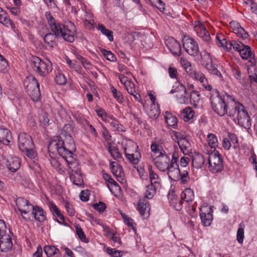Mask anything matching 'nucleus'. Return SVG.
<instances>
[{
	"instance_id": "23",
	"label": "nucleus",
	"mask_w": 257,
	"mask_h": 257,
	"mask_svg": "<svg viewBox=\"0 0 257 257\" xmlns=\"http://www.w3.org/2000/svg\"><path fill=\"white\" fill-rule=\"evenodd\" d=\"M13 247V242L9 234L0 236V250L3 252H7L11 250Z\"/></svg>"
},
{
	"instance_id": "38",
	"label": "nucleus",
	"mask_w": 257,
	"mask_h": 257,
	"mask_svg": "<svg viewBox=\"0 0 257 257\" xmlns=\"http://www.w3.org/2000/svg\"><path fill=\"white\" fill-rule=\"evenodd\" d=\"M195 112L192 108L188 107L183 109L181 114L183 119L188 121L193 118Z\"/></svg>"
},
{
	"instance_id": "44",
	"label": "nucleus",
	"mask_w": 257,
	"mask_h": 257,
	"mask_svg": "<svg viewBox=\"0 0 257 257\" xmlns=\"http://www.w3.org/2000/svg\"><path fill=\"white\" fill-rule=\"evenodd\" d=\"M244 45L240 42H238L235 41H231L228 44L229 46L228 45L226 46V50L229 52L231 49V47H232L234 50L239 52Z\"/></svg>"
},
{
	"instance_id": "39",
	"label": "nucleus",
	"mask_w": 257,
	"mask_h": 257,
	"mask_svg": "<svg viewBox=\"0 0 257 257\" xmlns=\"http://www.w3.org/2000/svg\"><path fill=\"white\" fill-rule=\"evenodd\" d=\"M168 198L170 204L173 206L176 210L179 211L182 209L183 202L179 198L175 195H173L171 198L169 197Z\"/></svg>"
},
{
	"instance_id": "24",
	"label": "nucleus",
	"mask_w": 257,
	"mask_h": 257,
	"mask_svg": "<svg viewBox=\"0 0 257 257\" xmlns=\"http://www.w3.org/2000/svg\"><path fill=\"white\" fill-rule=\"evenodd\" d=\"M138 210L142 216L147 217L150 210V204L146 200H143V201L140 200L138 204Z\"/></svg>"
},
{
	"instance_id": "13",
	"label": "nucleus",
	"mask_w": 257,
	"mask_h": 257,
	"mask_svg": "<svg viewBox=\"0 0 257 257\" xmlns=\"http://www.w3.org/2000/svg\"><path fill=\"white\" fill-rule=\"evenodd\" d=\"M213 210L211 206H202L200 209V216L202 224L205 226H209L213 220Z\"/></svg>"
},
{
	"instance_id": "41",
	"label": "nucleus",
	"mask_w": 257,
	"mask_h": 257,
	"mask_svg": "<svg viewBox=\"0 0 257 257\" xmlns=\"http://www.w3.org/2000/svg\"><path fill=\"white\" fill-rule=\"evenodd\" d=\"M165 119L168 126L174 127L177 125V119L176 117L173 115L171 113L166 112Z\"/></svg>"
},
{
	"instance_id": "19",
	"label": "nucleus",
	"mask_w": 257,
	"mask_h": 257,
	"mask_svg": "<svg viewBox=\"0 0 257 257\" xmlns=\"http://www.w3.org/2000/svg\"><path fill=\"white\" fill-rule=\"evenodd\" d=\"M194 30L197 35L204 41L208 42L210 40V36L209 32L207 31L204 25L200 22H196Z\"/></svg>"
},
{
	"instance_id": "61",
	"label": "nucleus",
	"mask_w": 257,
	"mask_h": 257,
	"mask_svg": "<svg viewBox=\"0 0 257 257\" xmlns=\"http://www.w3.org/2000/svg\"><path fill=\"white\" fill-rule=\"evenodd\" d=\"M125 87L127 92L130 94H133V93H134L136 91L135 88V85L132 81L127 82L126 84H125Z\"/></svg>"
},
{
	"instance_id": "56",
	"label": "nucleus",
	"mask_w": 257,
	"mask_h": 257,
	"mask_svg": "<svg viewBox=\"0 0 257 257\" xmlns=\"http://www.w3.org/2000/svg\"><path fill=\"white\" fill-rule=\"evenodd\" d=\"M168 73L169 74V76L171 78L176 79L177 80V82L180 81L179 80V78L178 77V73L177 69L175 67H169L168 69Z\"/></svg>"
},
{
	"instance_id": "15",
	"label": "nucleus",
	"mask_w": 257,
	"mask_h": 257,
	"mask_svg": "<svg viewBox=\"0 0 257 257\" xmlns=\"http://www.w3.org/2000/svg\"><path fill=\"white\" fill-rule=\"evenodd\" d=\"M33 143L30 136L25 133H20L18 136V145L19 149L22 151L33 146Z\"/></svg>"
},
{
	"instance_id": "5",
	"label": "nucleus",
	"mask_w": 257,
	"mask_h": 257,
	"mask_svg": "<svg viewBox=\"0 0 257 257\" xmlns=\"http://www.w3.org/2000/svg\"><path fill=\"white\" fill-rule=\"evenodd\" d=\"M212 108L214 112L219 115L222 116L225 114L227 115V104L222 99V97L216 90H213L210 97Z\"/></svg>"
},
{
	"instance_id": "42",
	"label": "nucleus",
	"mask_w": 257,
	"mask_h": 257,
	"mask_svg": "<svg viewBox=\"0 0 257 257\" xmlns=\"http://www.w3.org/2000/svg\"><path fill=\"white\" fill-rule=\"evenodd\" d=\"M151 149L154 154L158 155V156L163 155L164 154L166 153L163 150L162 147L155 142H152L151 146Z\"/></svg>"
},
{
	"instance_id": "8",
	"label": "nucleus",
	"mask_w": 257,
	"mask_h": 257,
	"mask_svg": "<svg viewBox=\"0 0 257 257\" xmlns=\"http://www.w3.org/2000/svg\"><path fill=\"white\" fill-rule=\"evenodd\" d=\"M208 157V164L210 170L213 173L221 172L223 169L221 155L216 150L210 152Z\"/></svg>"
},
{
	"instance_id": "55",
	"label": "nucleus",
	"mask_w": 257,
	"mask_h": 257,
	"mask_svg": "<svg viewBox=\"0 0 257 257\" xmlns=\"http://www.w3.org/2000/svg\"><path fill=\"white\" fill-rule=\"evenodd\" d=\"M151 2L160 12H164L165 10V4L161 0H151Z\"/></svg>"
},
{
	"instance_id": "16",
	"label": "nucleus",
	"mask_w": 257,
	"mask_h": 257,
	"mask_svg": "<svg viewBox=\"0 0 257 257\" xmlns=\"http://www.w3.org/2000/svg\"><path fill=\"white\" fill-rule=\"evenodd\" d=\"M166 45L170 52L174 56H180L181 54L179 43L173 38H169L165 41Z\"/></svg>"
},
{
	"instance_id": "63",
	"label": "nucleus",
	"mask_w": 257,
	"mask_h": 257,
	"mask_svg": "<svg viewBox=\"0 0 257 257\" xmlns=\"http://www.w3.org/2000/svg\"><path fill=\"white\" fill-rule=\"evenodd\" d=\"M92 207L94 209L99 211V212H103L106 208L105 204L102 202H99L98 203L94 204L92 205Z\"/></svg>"
},
{
	"instance_id": "26",
	"label": "nucleus",
	"mask_w": 257,
	"mask_h": 257,
	"mask_svg": "<svg viewBox=\"0 0 257 257\" xmlns=\"http://www.w3.org/2000/svg\"><path fill=\"white\" fill-rule=\"evenodd\" d=\"M8 168L12 172H15L20 166V160L18 157H12L8 160L7 164Z\"/></svg>"
},
{
	"instance_id": "43",
	"label": "nucleus",
	"mask_w": 257,
	"mask_h": 257,
	"mask_svg": "<svg viewBox=\"0 0 257 257\" xmlns=\"http://www.w3.org/2000/svg\"><path fill=\"white\" fill-rule=\"evenodd\" d=\"M108 151L115 160L121 159L122 157L118 149L115 146H111L110 144L108 146Z\"/></svg>"
},
{
	"instance_id": "60",
	"label": "nucleus",
	"mask_w": 257,
	"mask_h": 257,
	"mask_svg": "<svg viewBox=\"0 0 257 257\" xmlns=\"http://www.w3.org/2000/svg\"><path fill=\"white\" fill-rule=\"evenodd\" d=\"M191 77L197 80H200L203 78L204 75L200 71H196L193 70L189 74Z\"/></svg>"
},
{
	"instance_id": "12",
	"label": "nucleus",
	"mask_w": 257,
	"mask_h": 257,
	"mask_svg": "<svg viewBox=\"0 0 257 257\" xmlns=\"http://www.w3.org/2000/svg\"><path fill=\"white\" fill-rule=\"evenodd\" d=\"M16 204L23 218L26 219L27 217L25 215L31 212L33 205L29 201L22 197L18 198L16 200Z\"/></svg>"
},
{
	"instance_id": "54",
	"label": "nucleus",
	"mask_w": 257,
	"mask_h": 257,
	"mask_svg": "<svg viewBox=\"0 0 257 257\" xmlns=\"http://www.w3.org/2000/svg\"><path fill=\"white\" fill-rule=\"evenodd\" d=\"M101 51L107 60L111 62H114L116 61V57L111 51H107L105 49H102Z\"/></svg>"
},
{
	"instance_id": "34",
	"label": "nucleus",
	"mask_w": 257,
	"mask_h": 257,
	"mask_svg": "<svg viewBox=\"0 0 257 257\" xmlns=\"http://www.w3.org/2000/svg\"><path fill=\"white\" fill-rule=\"evenodd\" d=\"M44 251L48 257H58L60 250L54 246H46Z\"/></svg>"
},
{
	"instance_id": "27",
	"label": "nucleus",
	"mask_w": 257,
	"mask_h": 257,
	"mask_svg": "<svg viewBox=\"0 0 257 257\" xmlns=\"http://www.w3.org/2000/svg\"><path fill=\"white\" fill-rule=\"evenodd\" d=\"M189 101H190L191 105L197 107L198 105L201 102L200 93L195 90L191 91L190 92Z\"/></svg>"
},
{
	"instance_id": "36",
	"label": "nucleus",
	"mask_w": 257,
	"mask_h": 257,
	"mask_svg": "<svg viewBox=\"0 0 257 257\" xmlns=\"http://www.w3.org/2000/svg\"><path fill=\"white\" fill-rule=\"evenodd\" d=\"M204 163V157L200 154L195 155L192 159V166L193 167L199 169L201 168Z\"/></svg>"
},
{
	"instance_id": "1",
	"label": "nucleus",
	"mask_w": 257,
	"mask_h": 257,
	"mask_svg": "<svg viewBox=\"0 0 257 257\" xmlns=\"http://www.w3.org/2000/svg\"><path fill=\"white\" fill-rule=\"evenodd\" d=\"M222 99L229 105L227 116L235 123L245 129L251 127V119L246 107L238 101H236L234 97L227 93L222 96Z\"/></svg>"
},
{
	"instance_id": "14",
	"label": "nucleus",
	"mask_w": 257,
	"mask_h": 257,
	"mask_svg": "<svg viewBox=\"0 0 257 257\" xmlns=\"http://www.w3.org/2000/svg\"><path fill=\"white\" fill-rule=\"evenodd\" d=\"M66 162L69 168V174H79L80 173V169L78 162L75 158V156L72 153V151H71V155H68L63 158Z\"/></svg>"
},
{
	"instance_id": "3",
	"label": "nucleus",
	"mask_w": 257,
	"mask_h": 257,
	"mask_svg": "<svg viewBox=\"0 0 257 257\" xmlns=\"http://www.w3.org/2000/svg\"><path fill=\"white\" fill-rule=\"evenodd\" d=\"M68 130H71V125L69 124L66 125L62 132V134L65 137L66 139L69 140L71 147L67 149L65 147L62 139L60 137H55L49 142L48 148L49 153L52 154L58 153L63 158L68 155H71V151L75 150V146L74 141L71 139L70 135L66 132Z\"/></svg>"
},
{
	"instance_id": "21",
	"label": "nucleus",
	"mask_w": 257,
	"mask_h": 257,
	"mask_svg": "<svg viewBox=\"0 0 257 257\" xmlns=\"http://www.w3.org/2000/svg\"><path fill=\"white\" fill-rule=\"evenodd\" d=\"M204 58L207 59V63L206 64V68L208 72L219 77L220 80H222V76L221 73L217 69L215 64H213L211 57L209 53H206L204 55Z\"/></svg>"
},
{
	"instance_id": "46",
	"label": "nucleus",
	"mask_w": 257,
	"mask_h": 257,
	"mask_svg": "<svg viewBox=\"0 0 257 257\" xmlns=\"http://www.w3.org/2000/svg\"><path fill=\"white\" fill-rule=\"evenodd\" d=\"M160 110L158 105L152 104L150 106V109L148 111V115L150 118L156 119L160 114Z\"/></svg>"
},
{
	"instance_id": "64",
	"label": "nucleus",
	"mask_w": 257,
	"mask_h": 257,
	"mask_svg": "<svg viewBox=\"0 0 257 257\" xmlns=\"http://www.w3.org/2000/svg\"><path fill=\"white\" fill-rule=\"evenodd\" d=\"M236 34L241 38L243 40L247 39L249 37V35L247 32H246L242 27L240 28V29H239L238 31L237 32Z\"/></svg>"
},
{
	"instance_id": "48",
	"label": "nucleus",
	"mask_w": 257,
	"mask_h": 257,
	"mask_svg": "<svg viewBox=\"0 0 257 257\" xmlns=\"http://www.w3.org/2000/svg\"><path fill=\"white\" fill-rule=\"evenodd\" d=\"M131 156H125L126 158L134 165H136L138 164L140 161V158H141V154L140 152H136L133 154H131Z\"/></svg>"
},
{
	"instance_id": "7",
	"label": "nucleus",
	"mask_w": 257,
	"mask_h": 257,
	"mask_svg": "<svg viewBox=\"0 0 257 257\" xmlns=\"http://www.w3.org/2000/svg\"><path fill=\"white\" fill-rule=\"evenodd\" d=\"M32 64L34 70L42 76H46L52 70V63L50 61H44L37 57H33Z\"/></svg>"
},
{
	"instance_id": "62",
	"label": "nucleus",
	"mask_w": 257,
	"mask_h": 257,
	"mask_svg": "<svg viewBox=\"0 0 257 257\" xmlns=\"http://www.w3.org/2000/svg\"><path fill=\"white\" fill-rule=\"evenodd\" d=\"M8 63L6 59L0 54V71H3L7 70Z\"/></svg>"
},
{
	"instance_id": "20",
	"label": "nucleus",
	"mask_w": 257,
	"mask_h": 257,
	"mask_svg": "<svg viewBox=\"0 0 257 257\" xmlns=\"http://www.w3.org/2000/svg\"><path fill=\"white\" fill-rule=\"evenodd\" d=\"M31 214L28 215V217H27L26 220L30 219V215L33 216L36 220L40 222H44L46 219L45 213L43 208L39 206H33Z\"/></svg>"
},
{
	"instance_id": "52",
	"label": "nucleus",
	"mask_w": 257,
	"mask_h": 257,
	"mask_svg": "<svg viewBox=\"0 0 257 257\" xmlns=\"http://www.w3.org/2000/svg\"><path fill=\"white\" fill-rule=\"evenodd\" d=\"M106 252L111 257H122L123 254V252L122 251L109 247L106 248Z\"/></svg>"
},
{
	"instance_id": "32",
	"label": "nucleus",
	"mask_w": 257,
	"mask_h": 257,
	"mask_svg": "<svg viewBox=\"0 0 257 257\" xmlns=\"http://www.w3.org/2000/svg\"><path fill=\"white\" fill-rule=\"evenodd\" d=\"M148 170L149 178L151 181L150 184L158 186L161 182L160 178L159 177L158 175L152 170V167L151 166L148 167Z\"/></svg>"
},
{
	"instance_id": "29",
	"label": "nucleus",
	"mask_w": 257,
	"mask_h": 257,
	"mask_svg": "<svg viewBox=\"0 0 257 257\" xmlns=\"http://www.w3.org/2000/svg\"><path fill=\"white\" fill-rule=\"evenodd\" d=\"M54 72L55 82L60 85H65L67 82V79L61 70L59 68H57Z\"/></svg>"
},
{
	"instance_id": "31",
	"label": "nucleus",
	"mask_w": 257,
	"mask_h": 257,
	"mask_svg": "<svg viewBox=\"0 0 257 257\" xmlns=\"http://www.w3.org/2000/svg\"><path fill=\"white\" fill-rule=\"evenodd\" d=\"M0 24L7 28L11 29L14 33H16L17 32L18 30L16 28L14 22L10 19L9 15L5 19H3L1 21Z\"/></svg>"
},
{
	"instance_id": "25",
	"label": "nucleus",
	"mask_w": 257,
	"mask_h": 257,
	"mask_svg": "<svg viewBox=\"0 0 257 257\" xmlns=\"http://www.w3.org/2000/svg\"><path fill=\"white\" fill-rule=\"evenodd\" d=\"M11 134L9 130L0 128V143L8 145L11 142Z\"/></svg>"
},
{
	"instance_id": "10",
	"label": "nucleus",
	"mask_w": 257,
	"mask_h": 257,
	"mask_svg": "<svg viewBox=\"0 0 257 257\" xmlns=\"http://www.w3.org/2000/svg\"><path fill=\"white\" fill-rule=\"evenodd\" d=\"M173 88L170 93H177L176 98L177 102L180 104H188L189 103V99L186 96V88L182 83L180 81L176 82L175 86H174Z\"/></svg>"
},
{
	"instance_id": "57",
	"label": "nucleus",
	"mask_w": 257,
	"mask_h": 257,
	"mask_svg": "<svg viewBox=\"0 0 257 257\" xmlns=\"http://www.w3.org/2000/svg\"><path fill=\"white\" fill-rule=\"evenodd\" d=\"M216 43L218 45V46L220 47H222L224 49L226 50V46L228 45L229 46L228 44L229 43H227V41L226 39L223 38L222 39H221L220 36L216 35Z\"/></svg>"
},
{
	"instance_id": "2",
	"label": "nucleus",
	"mask_w": 257,
	"mask_h": 257,
	"mask_svg": "<svg viewBox=\"0 0 257 257\" xmlns=\"http://www.w3.org/2000/svg\"><path fill=\"white\" fill-rule=\"evenodd\" d=\"M178 158V154L174 153L170 160L169 155L166 153L163 155L157 156L154 159V163L160 171L167 172L169 179L176 181L180 172L177 163Z\"/></svg>"
},
{
	"instance_id": "45",
	"label": "nucleus",
	"mask_w": 257,
	"mask_h": 257,
	"mask_svg": "<svg viewBox=\"0 0 257 257\" xmlns=\"http://www.w3.org/2000/svg\"><path fill=\"white\" fill-rule=\"evenodd\" d=\"M180 63L188 74H189L193 71L192 64L187 59L181 57Z\"/></svg>"
},
{
	"instance_id": "11",
	"label": "nucleus",
	"mask_w": 257,
	"mask_h": 257,
	"mask_svg": "<svg viewBox=\"0 0 257 257\" xmlns=\"http://www.w3.org/2000/svg\"><path fill=\"white\" fill-rule=\"evenodd\" d=\"M183 45L186 52L190 56H197L199 53V46L196 41L187 36H185L183 40Z\"/></svg>"
},
{
	"instance_id": "37",
	"label": "nucleus",
	"mask_w": 257,
	"mask_h": 257,
	"mask_svg": "<svg viewBox=\"0 0 257 257\" xmlns=\"http://www.w3.org/2000/svg\"><path fill=\"white\" fill-rule=\"evenodd\" d=\"M58 37L54 34L49 33L45 35L44 37V40L49 47L53 48L56 45V39Z\"/></svg>"
},
{
	"instance_id": "49",
	"label": "nucleus",
	"mask_w": 257,
	"mask_h": 257,
	"mask_svg": "<svg viewBox=\"0 0 257 257\" xmlns=\"http://www.w3.org/2000/svg\"><path fill=\"white\" fill-rule=\"evenodd\" d=\"M50 163L52 166L60 173L64 172V168L60 162L56 159L52 158L50 160Z\"/></svg>"
},
{
	"instance_id": "40",
	"label": "nucleus",
	"mask_w": 257,
	"mask_h": 257,
	"mask_svg": "<svg viewBox=\"0 0 257 257\" xmlns=\"http://www.w3.org/2000/svg\"><path fill=\"white\" fill-rule=\"evenodd\" d=\"M98 30H99L101 33L106 36L110 42L113 41V32L111 31L106 29L102 24H98Z\"/></svg>"
},
{
	"instance_id": "17",
	"label": "nucleus",
	"mask_w": 257,
	"mask_h": 257,
	"mask_svg": "<svg viewBox=\"0 0 257 257\" xmlns=\"http://www.w3.org/2000/svg\"><path fill=\"white\" fill-rule=\"evenodd\" d=\"M121 146L125 156H131V154L139 152L138 151V146L135 142L131 140H123L121 142Z\"/></svg>"
},
{
	"instance_id": "4",
	"label": "nucleus",
	"mask_w": 257,
	"mask_h": 257,
	"mask_svg": "<svg viewBox=\"0 0 257 257\" xmlns=\"http://www.w3.org/2000/svg\"><path fill=\"white\" fill-rule=\"evenodd\" d=\"M45 17L48 21L50 30L56 36L61 37L64 40L69 42H73L76 36L75 27L70 23V28H66L64 25L56 23L50 12L45 13Z\"/></svg>"
},
{
	"instance_id": "22",
	"label": "nucleus",
	"mask_w": 257,
	"mask_h": 257,
	"mask_svg": "<svg viewBox=\"0 0 257 257\" xmlns=\"http://www.w3.org/2000/svg\"><path fill=\"white\" fill-rule=\"evenodd\" d=\"M105 122L109 124L111 130L113 132H124L125 131V128L113 115H110V117L107 119H105Z\"/></svg>"
},
{
	"instance_id": "33",
	"label": "nucleus",
	"mask_w": 257,
	"mask_h": 257,
	"mask_svg": "<svg viewBox=\"0 0 257 257\" xmlns=\"http://www.w3.org/2000/svg\"><path fill=\"white\" fill-rule=\"evenodd\" d=\"M181 198L186 202L192 201L194 198L193 191L190 188L185 189L181 194Z\"/></svg>"
},
{
	"instance_id": "50",
	"label": "nucleus",
	"mask_w": 257,
	"mask_h": 257,
	"mask_svg": "<svg viewBox=\"0 0 257 257\" xmlns=\"http://www.w3.org/2000/svg\"><path fill=\"white\" fill-rule=\"evenodd\" d=\"M179 178H180L182 183L185 184L188 183L189 181L188 171L187 170H183L182 171L180 170L178 178L176 180H178Z\"/></svg>"
},
{
	"instance_id": "51",
	"label": "nucleus",
	"mask_w": 257,
	"mask_h": 257,
	"mask_svg": "<svg viewBox=\"0 0 257 257\" xmlns=\"http://www.w3.org/2000/svg\"><path fill=\"white\" fill-rule=\"evenodd\" d=\"M232 71L234 76L240 83L243 84L245 83V80L242 76L240 70L238 68H233Z\"/></svg>"
},
{
	"instance_id": "47",
	"label": "nucleus",
	"mask_w": 257,
	"mask_h": 257,
	"mask_svg": "<svg viewBox=\"0 0 257 257\" xmlns=\"http://www.w3.org/2000/svg\"><path fill=\"white\" fill-rule=\"evenodd\" d=\"M70 178L73 182V183L77 186H81L83 184V181L82 179L80 173H70Z\"/></svg>"
},
{
	"instance_id": "18",
	"label": "nucleus",
	"mask_w": 257,
	"mask_h": 257,
	"mask_svg": "<svg viewBox=\"0 0 257 257\" xmlns=\"http://www.w3.org/2000/svg\"><path fill=\"white\" fill-rule=\"evenodd\" d=\"M207 141L208 145H204L203 152L206 154H209L210 152H211L212 149H214L215 150L216 148L218 147V142L217 137L212 134H209L207 135Z\"/></svg>"
},
{
	"instance_id": "53",
	"label": "nucleus",
	"mask_w": 257,
	"mask_h": 257,
	"mask_svg": "<svg viewBox=\"0 0 257 257\" xmlns=\"http://www.w3.org/2000/svg\"><path fill=\"white\" fill-rule=\"evenodd\" d=\"M111 90L113 94V97L115 98L116 101L118 103H122L123 102V97L121 93L119 91H118L114 87L112 86L111 87Z\"/></svg>"
},
{
	"instance_id": "6",
	"label": "nucleus",
	"mask_w": 257,
	"mask_h": 257,
	"mask_svg": "<svg viewBox=\"0 0 257 257\" xmlns=\"http://www.w3.org/2000/svg\"><path fill=\"white\" fill-rule=\"evenodd\" d=\"M24 85L26 90L32 100L34 102L39 101L41 99L40 85L36 78L34 76L27 78Z\"/></svg>"
},
{
	"instance_id": "30",
	"label": "nucleus",
	"mask_w": 257,
	"mask_h": 257,
	"mask_svg": "<svg viewBox=\"0 0 257 257\" xmlns=\"http://www.w3.org/2000/svg\"><path fill=\"white\" fill-rule=\"evenodd\" d=\"M110 169L113 175L119 181L118 178H121L122 168L117 163L113 162L110 163Z\"/></svg>"
},
{
	"instance_id": "35",
	"label": "nucleus",
	"mask_w": 257,
	"mask_h": 257,
	"mask_svg": "<svg viewBox=\"0 0 257 257\" xmlns=\"http://www.w3.org/2000/svg\"><path fill=\"white\" fill-rule=\"evenodd\" d=\"M157 187L158 186L152 184L147 185L145 188V197L148 199L152 198L156 194Z\"/></svg>"
},
{
	"instance_id": "59",
	"label": "nucleus",
	"mask_w": 257,
	"mask_h": 257,
	"mask_svg": "<svg viewBox=\"0 0 257 257\" xmlns=\"http://www.w3.org/2000/svg\"><path fill=\"white\" fill-rule=\"evenodd\" d=\"M244 239V229L242 227H240L237 229L236 233V239L239 243L243 242Z\"/></svg>"
},
{
	"instance_id": "58",
	"label": "nucleus",
	"mask_w": 257,
	"mask_h": 257,
	"mask_svg": "<svg viewBox=\"0 0 257 257\" xmlns=\"http://www.w3.org/2000/svg\"><path fill=\"white\" fill-rule=\"evenodd\" d=\"M34 145L33 146L30 147V148L26 149L25 150H23L22 152L26 153V156L30 158H34L36 156V153L34 150Z\"/></svg>"
},
{
	"instance_id": "9",
	"label": "nucleus",
	"mask_w": 257,
	"mask_h": 257,
	"mask_svg": "<svg viewBox=\"0 0 257 257\" xmlns=\"http://www.w3.org/2000/svg\"><path fill=\"white\" fill-rule=\"evenodd\" d=\"M172 136L175 137L182 153L186 155L189 154L191 151V146L186 136L176 131L172 132Z\"/></svg>"
},
{
	"instance_id": "28",
	"label": "nucleus",
	"mask_w": 257,
	"mask_h": 257,
	"mask_svg": "<svg viewBox=\"0 0 257 257\" xmlns=\"http://www.w3.org/2000/svg\"><path fill=\"white\" fill-rule=\"evenodd\" d=\"M238 53L243 59L247 60L254 57V54L251 52L250 47L247 45H244Z\"/></svg>"
}]
</instances>
